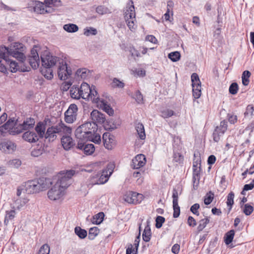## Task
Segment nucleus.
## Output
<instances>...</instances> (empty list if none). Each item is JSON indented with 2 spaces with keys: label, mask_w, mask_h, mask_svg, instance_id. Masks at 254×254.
Here are the masks:
<instances>
[{
  "label": "nucleus",
  "mask_w": 254,
  "mask_h": 254,
  "mask_svg": "<svg viewBox=\"0 0 254 254\" xmlns=\"http://www.w3.org/2000/svg\"><path fill=\"white\" fill-rule=\"evenodd\" d=\"M184 157L178 152H175L173 155V160L177 163H182L183 161Z\"/></svg>",
  "instance_id": "58"
},
{
  "label": "nucleus",
  "mask_w": 254,
  "mask_h": 254,
  "mask_svg": "<svg viewBox=\"0 0 254 254\" xmlns=\"http://www.w3.org/2000/svg\"><path fill=\"white\" fill-rule=\"evenodd\" d=\"M29 199L25 197L17 199L15 201V205L17 209H20L26 205Z\"/></svg>",
  "instance_id": "38"
},
{
  "label": "nucleus",
  "mask_w": 254,
  "mask_h": 254,
  "mask_svg": "<svg viewBox=\"0 0 254 254\" xmlns=\"http://www.w3.org/2000/svg\"><path fill=\"white\" fill-rule=\"evenodd\" d=\"M61 143L64 148L66 150L70 149L75 145L73 139L69 135H63L61 138Z\"/></svg>",
  "instance_id": "24"
},
{
  "label": "nucleus",
  "mask_w": 254,
  "mask_h": 254,
  "mask_svg": "<svg viewBox=\"0 0 254 254\" xmlns=\"http://www.w3.org/2000/svg\"><path fill=\"white\" fill-rule=\"evenodd\" d=\"M254 211V207L249 203L244 205L243 209V212L246 215H250Z\"/></svg>",
  "instance_id": "52"
},
{
  "label": "nucleus",
  "mask_w": 254,
  "mask_h": 254,
  "mask_svg": "<svg viewBox=\"0 0 254 254\" xmlns=\"http://www.w3.org/2000/svg\"><path fill=\"white\" fill-rule=\"evenodd\" d=\"M112 87L114 88H123L125 86V83L117 78H114L111 83Z\"/></svg>",
  "instance_id": "49"
},
{
  "label": "nucleus",
  "mask_w": 254,
  "mask_h": 254,
  "mask_svg": "<svg viewBox=\"0 0 254 254\" xmlns=\"http://www.w3.org/2000/svg\"><path fill=\"white\" fill-rule=\"evenodd\" d=\"M174 114V112L170 109H165L161 111V116L163 118H168Z\"/></svg>",
  "instance_id": "53"
},
{
  "label": "nucleus",
  "mask_w": 254,
  "mask_h": 254,
  "mask_svg": "<svg viewBox=\"0 0 254 254\" xmlns=\"http://www.w3.org/2000/svg\"><path fill=\"white\" fill-rule=\"evenodd\" d=\"M135 127L138 137L141 140H144L146 138V134L143 124L137 123L135 124Z\"/></svg>",
  "instance_id": "29"
},
{
  "label": "nucleus",
  "mask_w": 254,
  "mask_h": 254,
  "mask_svg": "<svg viewBox=\"0 0 254 254\" xmlns=\"http://www.w3.org/2000/svg\"><path fill=\"white\" fill-rule=\"evenodd\" d=\"M173 209H174V213L173 217L174 218H177L179 217L180 214V208L178 205V203H173Z\"/></svg>",
  "instance_id": "59"
},
{
  "label": "nucleus",
  "mask_w": 254,
  "mask_h": 254,
  "mask_svg": "<svg viewBox=\"0 0 254 254\" xmlns=\"http://www.w3.org/2000/svg\"><path fill=\"white\" fill-rule=\"evenodd\" d=\"M238 90V85L236 83H233L229 87V92L231 94L235 95L237 94Z\"/></svg>",
  "instance_id": "61"
},
{
  "label": "nucleus",
  "mask_w": 254,
  "mask_h": 254,
  "mask_svg": "<svg viewBox=\"0 0 254 254\" xmlns=\"http://www.w3.org/2000/svg\"><path fill=\"white\" fill-rule=\"evenodd\" d=\"M143 199V195L133 191H128L124 196V199L130 204H137L140 203Z\"/></svg>",
  "instance_id": "13"
},
{
  "label": "nucleus",
  "mask_w": 254,
  "mask_h": 254,
  "mask_svg": "<svg viewBox=\"0 0 254 254\" xmlns=\"http://www.w3.org/2000/svg\"><path fill=\"white\" fill-rule=\"evenodd\" d=\"M51 185L52 182L50 178H41L30 180L25 183V192L28 194L38 193L47 190Z\"/></svg>",
  "instance_id": "2"
},
{
  "label": "nucleus",
  "mask_w": 254,
  "mask_h": 254,
  "mask_svg": "<svg viewBox=\"0 0 254 254\" xmlns=\"http://www.w3.org/2000/svg\"><path fill=\"white\" fill-rule=\"evenodd\" d=\"M84 141L90 140L96 144H99L101 142V136L100 135L95 132L93 134H92L91 136L89 137H86Z\"/></svg>",
  "instance_id": "40"
},
{
  "label": "nucleus",
  "mask_w": 254,
  "mask_h": 254,
  "mask_svg": "<svg viewBox=\"0 0 254 254\" xmlns=\"http://www.w3.org/2000/svg\"><path fill=\"white\" fill-rule=\"evenodd\" d=\"M57 73L59 78L62 80L67 79L72 74L70 67L68 66L67 64L63 59L59 61Z\"/></svg>",
  "instance_id": "6"
},
{
  "label": "nucleus",
  "mask_w": 254,
  "mask_h": 254,
  "mask_svg": "<svg viewBox=\"0 0 254 254\" xmlns=\"http://www.w3.org/2000/svg\"><path fill=\"white\" fill-rule=\"evenodd\" d=\"M90 89V99L95 103H99L101 100L99 98V96L97 90L95 89V87L92 86Z\"/></svg>",
  "instance_id": "32"
},
{
  "label": "nucleus",
  "mask_w": 254,
  "mask_h": 254,
  "mask_svg": "<svg viewBox=\"0 0 254 254\" xmlns=\"http://www.w3.org/2000/svg\"><path fill=\"white\" fill-rule=\"evenodd\" d=\"M57 134L55 127H49L45 133V137L49 139V141H53L57 137Z\"/></svg>",
  "instance_id": "30"
},
{
  "label": "nucleus",
  "mask_w": 254,
  "mask_h": 254,
  "mask_svg": "<svg viewBox=\"0 0 254 254\" xmlns=\"http://www.w3.org/2000/svg\"><path fill=\"white\" fill-rule=\"evenodd\" d=\"M11 57H8L7 61L1 59V61L0 63L2 62H5V64L9 65L10 71L12 72H15L17 70L23 72L28 71L27 67L25 66L24 63L25 60L20 61L19 59H17L18 61V62L17 63L11 59Z\"/></svg>",
  "instance_id": "9"
},
{
  "label": "nucleus",
  "mask_w": 254,
  "mask_h": 254,
  "mask_svg": "<svg viewBox=\"0 0 254 254\" xmlns=\"http://www.w3.org/2000/svg\"><path fill=\"white\" fill-rule=\"evenodd\" d=\"M35 120L33 118H27L24 121L22 124L18 125L19 129H17L15 131V132L16 133H19L21 132L23 130H26L33 128L35 125Z\"/></svg>",
  "instance_id": "20"
},
{
  "label": "nucleus",
  "mask_w": 254,
  "mask_h": 254,
  "mask_svg": "<svg viewBox=\"0 0 254 254\" xmlns=\"http://www.w3.org/2000/svg\"><path fill=\"white\" fill-rule=\"evenodd\" d=\"M165 222V218L161 216H158L156 218V227L160 228L162 227L163 223Z\"/></svg>",
  "instance_id": "60"
},
{
  "label": "nucleus",
  "mask_w": 254,
  "mask_h": 254,
  "mask_svg": "<svg viewBox=\"0 0 254 254\" xmlns=\"http://www.w3.org/2000/svg\"><path fill=\"white\" fill-rule=\"evenodd\" d=\"M42 65L54 67L61 60L59 58L50 54L49 52L45 50L40 56Z\"/></svg>",
  "instance_id": "7"
},
{
  "label": "nucleus",
  "mask_w": 254,
  "mask_h": 254,
  "mask_svg": "<svg viewBox=\"0 0 254 254\" xmlns=\"http://www.w3.org/2000/svg\"><path fill=\"white\" fill-rule=\"evenodd\" d=\"M213 195L214 194L213 193H211L210 194H207L204 199V203L205 204L208 205L211 203L213 199Z\"/></svg>",
  "instance_id": "63"
},
{
  "label": "nucleus",
  "mask_w": 254,
  "mask_h": 254,
  "mask_svg": "<svg viewBox=\"0 0 254 254\" xmlns=\"http://www.w3.org/2000/svg\"><path fill=\"white\" fill-rule=\"evenodd\" d=\"M77 148L80 150H83L86 155L92 154L94 150L95 147L92 144H85L84 140L78 139Z\"/></svg>",
  "instance_id": "15"
},
{
  "label": "nucleus",
  "mask_w": 254,
  "mask_h": 254,
  "mask_svg": "<svg viewBox=\"0 0 254 254\" xmlns=\"http://www.w3.org/2000/svg\"><path fill=\"white\" fill-rule=\"evenodd\" d=\"M129 51L131 56L134 58L139 57L140 56L139 52L134 47H130Z\"/></svg>",
  "instance_id": "64"
},
{
  "label": "nucleus",
  "mask_w": 254,
  "mask_h": 254,
  "mask_svg": "<svg viewBox=\"0 0 254 254\" xmlns=\"http://www.w3.org/2000/svg\"><path fill=\"white\" fill-rule=\"evenodd\" d=\"M145 156L143 154L137 155L132 160V167L133 169H139L146 163Z\"/></svg>",
  "instance_id": "19"
},
{
  "label": "nucleus",
  "mask_w": 254,
  "mask_h": 254,
  "mask_svg": "<svg viewBox=\"0 0 254 254\" xmlns=\"http://www.w3.org/2000/svg\"><path fill=\"white\" fill-rule=\"evenodd\" d=\"M90 118L93 123L102 124L106 121L105 116L97 110H93L90 113Z\"/></svg>",
  "instance_id": "16"
},
{
  "label": "nucleus",
  "mask_w": 254,
  "mask_h": 254,
  "mask_svg": "<svg viewBox=\"0 0 254 254\" xmlns=\"http://www.w3.org/2000/svg\"><path fill=\"white\" fill-rule=\"evenodd\" d=\"M34 10L35 12L40 14H45L46 13H50L52 10H50L48 6L45 3H43L40 1L36 2L34 6Z\"/></svg>",
  "instance_id": "23"
},
{
  "label": "nucleus",
  "mask_w": 254,
  "mask_h": 254,
  "mask_svg": "<svg viewBox=\"0 0 254 254\" xmlns=\"http://www.w3.org/2000/svg\"><path fill=\"white\" fill-rule=\"evenodd\" d=\"M151 237V229L149 225L148 224L144 228V231L142 234V238L145 242H148L150 240Z\"/></svg>",
  "instance_id": "34"
},
{
  "label": "nucleus",
  "mask_w": 254,
  "mask_h": 254,
  "mask_svg": "<svg viewBox=\"0 0 254 254\" xmlns=\"http://www.w3.org/2000/svg\"><path fill=\"white\" fill-rule=\"evenodd\" d=\"M97 125L92 122H86L78 127L75 131V135L77 139L85 140L86 137L91 136L96 132Z\"/></svg>",
  "instance_id": "4"
},
{
  "label": "nucleus",
  "mask_w": 254,
  "mask_h": 254,
  "mask_svg": "<svg viewBox=\"0 0 254 254\" xmlns=\"http://www.w3.org/2000/svg\"><path fill=\"white\" fill-rule=\"evenodd\" d=\"M104 213L103 212H99L95 215L92 220L93 224H100L103 220L104 217Z\"/></svg>",
  "instance_id": "39"
},
{
  "label": "nucleus",
  "mask_w": 254,
  "mask_h": 254,
  "mask_svg": "<svg viewBox=\"0 0 254 254\" xmlns=\"http://www.w3.org/2000/svg\"><path fill=\"white\" fill-rule=\"evenodd\" d=\"M134 98L138 104L143 103V95L141 94L139 91L137 90L135 92L134 95Z\"/></svg>",
  "instance_id": "57"
},
{
  "label": "nucleus",
  "mask_w": 254,
  "mask_h": 254,
  "mask_svg": "<svg viewBox=\"0 0 254 254\" xmlns=\"http://www.w3.org/2000/svg\"><path fill=\"white\" fill-rule=\"evenodd\" d=\"M53 67L42 66L41 68L42 74L47 79H51L54 77Z\"/></svg>",
  "instance_id": "27"
},
{
  "label": "nucleus",
  "mask_w": 254,
  "mask_h": 254,
  "mask_svg": "<svg viewBox=\"0 0 254 254\" xmlns=\"http://www.w3.org/2000/svg\"><path fill=\"white\" fill-rule=\"evenodd\" d=\"M91 87L86 83L81 84L82 98L84 99H90V93H91Z\"/></svg>",
  "instance_id": "28"
},
{
  "label": "nucleus",
  "mask_w": 254,
  "mask_h": 254,
  "mask_svg": "<svg viewBox=\"0 0 254 254\" xmlns=\"http://www.w3.org/2000/svg\"><path fill=\"white\" fill-rule=\"evenodd\" d=\"M74 174L73 170L61 171L51 180L52 184H55L65 190L71 184Z\"/></svg>",
  "instance_id": "3"
},
{
  "label": "nucleus",
  "mask_w": 254,
  "mask_h": 254,
  "mask_svg": "<svg viewBox=\"0 0 254 254\" xmlns=\"http://www.w3.org/2000/svg\"><path fill=\"white\" fill-rule=\"evenodd\" d=\"M78 92L77 89H76V86H73L70 90L71 97L75 99H79V95L78 94Z\"/></svg>",
  "instance_id": "54"
},
{
  "label": "nucleus",
  "mask_w": 254,
  "mask_h": 254,
  "mask_svg": "<svg viewBox=\"0 0 254 254\" xmlns=\"http://www.w3.org/2000/svg\"><path fill=\"white\" fill-rule=\"evenodd\" d=\"M50 247L48 244L43 245L40 249L38 254H49Z\"/></svg>",
  "instance_id": "55"
},
{
  "label": "nucleus",
  "mask_w": 254,
  "mask_h": 254,
  "mask_svg": "<svg viewBox=\"0 0 254 254\" xmlns=\"http://www.w3.org/2000/svg\"><path fill=\"white\" fill-rule=\"evenodd\" d=\"M44 150L41 146H38L36 149L31 151V155L34 157H38L43 154Z\"/></svg>",
  "instance_id": "56"
},
{
  "label": "nucleus",
  "mask_w": 254,
  "mask_h": 254,
  "mask_svg": "<svg viewBox=\"0 0 254 254\" xmlns=\"http://www.w3.org/2000/svg\"><path fill=\"white\" fill-rule=\"evenodd\" d=\"M97 33V30L93 27H89L84 29V34L86 36L95 35Z\"/></svg>",
  "instance_id": "51"
},
{
  "label": "nucleus",
  "mask_w": 254,
  "mask_h": 254,
  "mask_svg": "<svg viewBox=\"0 0 254 254\" xmlns=\"http://www.w3.org/2000/svg\"><path fill=\"white\" fill-rule=\"evenodd\" d=\"M5 129L11 132L16 133L15 131L19 129L18 125H17L14 119L9 120L3 126Z\"/></svg>",
  "instance_id": "26"
},
{
  "label": "nucleus",
  "mask_w": 254,
  "mask_h": 254,
  "mask_svg": "<svg viewBox=\"0 0 254 254\" xmlns=\"http://www.w3.org/2000/svg\"><path fill=\"white\" fill-rule=\"evenodd\" d=\"M16 145L10 140H4L0 143V150L5 153H12L16 149Z\"/></svg>",
  "instance_id": "17"
},
{
  "label": "nucleus",
  "mask_w": 254,
  "mask_h": 254,
  "mask_svg": "<svg viewBox=\"0 0 254 254\" xmlns=\"http://www.w3.org/2000/svg\"><path fill=\"white\" fill-rule=\"evenodd\" d=\"M251 72L248 70H245L243 72L242 76V83L244 85L247 86L249 84L251 76Z\"/></svg>",
  "instance_id": "43"
},
{
  "label": "nucleus",
  "mask_w": 254,
  "mask_h": 254,
  "mask_svg": "<svg viewBox=\"0 0 254 254\" xmlns=\"http://www.w3.org/2000/svg\"><path fill=\"white\" fill-rule=\"evenodd\" d=\"M119 124H117L113 120L108 121L105 125V128L106 130H112L117 128L119 127Z\"/></svg>",
  "instance_id": "35"
},
{
  "label": "nucleus",
  "mask_w": 254,
  "mask_h": 254,
  "mask_svg": "<svg viewBox=\"0 0 254 254\" xmlns=\"http://www.w3.org/2000/svg\"><path fill=\"white\" fill-rule=\"evenodd\" d=\"M131 4L128 3L125 13V19L128 28L131 31H134L136 28L135 24L136 22L135 12L133 2L130 1Z\"/></svg>",
  "instance_id": "5"
},
{
  "label": "nucleus",
  "mask_w": 254,
  "mask_h": 254,
  "mask_svg": "<svg viewBox=\"0 0 254 254\" xmlns=\"http://www.w3.org/2000/svg\"><path fill=\"white\" fill-rule=\"evenodd\" d=\"M6 215L4 218V223L7 224L9 220H11L14 219L15 214V211L14 210H10L9 211H6Z\"/></svg>",
  "instance_id": "50"
},
{
  "label": "nucleus",
  "mask_w": 254,
  "mask_h": 254,
  "mask_svg": "<svg viewBox=\"0 0 254 254\" xmlns=\"http://www.w3.org/2000/svg\"><path fill=\"white\" fill-rule=\"evenodd\" d=\"M114 170V166L113 164H109L107 168L103 170L101 175L100 176L99 182L100 184H104L106 183L109 177L112 174Z\"/></svg>",
  "instance_id": "18"
},
{
  "label": "nucleus",
  "mask_w": 254,
  "mask_h": 254,
  "mask_svg": "<svg viewBox=\"0 0 254 254\" xmlns=\"http://www.w3.org/2000/svg\"><path fill=\"white\" fill-rule=\"evenodd\" d=\"M99 233V230L97 227L91 228L89 231L88 239L92 240L98 235Z\"/></svg>",
  "instance_id": "42"
},
{
  "label": "nucleus",
  "mask_w": 254,
  "mask_h": 254,
  "mask_svg": "<svg viewBox=\"0 0 254 254\" xmlns=\"http://www.w3.org/2000/svg\"><path fill=\"white\" fill-rule=\"evenodd\" d=\"M102 138L105 147L109 150L112 149L115 144L113 136L106 132L103 134Z\"/></svg>",
  "instance_id": "22"
},
{
  "label": "nucleus",
  "mask_w": 254,
  "mask_h": 254,
  "mask_svg": "<svg viewBox=\"0 0 254 254\" xmlns=\"http://www.w3.org/2000/svg\"><path fill=\"white\" fill-rule=\"evenodd\" d=\"M210 220L208 217H206L204 219H202L199 221V224L197 227V230L198 231H201L209 223Z\"/></svg>",
  "instance_id": "46"
},
{
  "label": "nucleus",
  "mask_w": 254,
  "mask_h": 254,
  "mask_svg": "<svg viewBox=\"0 0 254 254\" xmlns=\"http://www.w3.org/2000/svg\"><path fill=\"white\" fill-rule=\"evenodd\" d=\"M235 235L234 230H231L225 234L224 236V241L226 245L230 244L233 241Z\"/></svg>",
  "instance_id": "37"
},
{
  "label": "nucleus",
  "mask_w": 254,
  "mask_h": 254,
  "mask_svg": "<svg viewBox=\"0 0 254 254\" xmlns=\"http://www.w3.org/2000/svg\"><path fill=\"white\" fill-rule=\"evenodd\" d=\"M48 191V198L52 200H57L61 199L64 194V190L55 184Z\"/></svg>",
  "instance_id": "12"
},
{
  "label": "nucleus",
  "mask_w": 254,
  "mask_h": 254,
  "mask_svg": "<svg viewBox=\"0 0 254 254\" xmlns=\"http://www.w3.org/2000/svg\"><path fill=\"white\" fill-rule=\"evenodd\" d=\"M234 193L232 191H231L227 196L226 203L227 206L229 207V210L232 209L234 204Z\"/></svg>",
  "instance_id": "47"
},
{
  "label": "nucleus",
  "mask_w": 254,
  "mask_h": 254,
  "mask_svg": "<svg viewBox=\"0 0 254 254\" xmlns=\"http://www.w3.org/2000/svg\"><path fill=\"white\" fill-rule=\"evenodd\" d=\"M64 29L70 33L75 32L78 31V26L74 24H67L64 26Z\"/></svg>",
  "instance_id": "41"
},
{
  "label": "nucleus",
  "mask_w": 254,
  "mask_h": 254,
  "mask_svg": "<svg viewBox=\"0 0 254 254\" xmlns=\"http://www.w3.org/2000/svg\"><path fill=\"white\" fill-rule=\"evenodd\" d=\"M22 138L25 141L30 143L35 142L39 140V136L34 131H26L23 134Z\"/></svg>",
  "instance_id": "25"
},
{
  "label": "nucleus",
  "mask_w": 254,
  "mask_h": 254,
  "mask_svg": "<svg viewBox=\"0 0 254 254\" xmlns=\"http://www.w3.org/2000/svg\"><path fill=\"white\" fill-rule=\"evenodd\" d=\"M78 108L76 104H71L64 113V121L68 124L73 123L76 121L77 116Z\"/></svg>",
  "instance_id": "11"
},
{
  "label": "nucleus",
  "mask_w": 254,
  "mask_h": 254,
  "mask_svg": "<svg viewBox=\"0 0 254 254\" xmlns=\"http://www.w3.org/2000/svg\"><path fill=\"white\" fill-rule=\"evenodd\" d=\"M89 71L85 68H79L77 70L75 73V76L78 78L85 79L89 75Z\"/></svg>",
  "instance_id": "33"
},
{
  "label": "nucleus",
  "mask_w": 254,
  "mask_h": 254,
  "mask_svg": "<svg viewBox=\"0 0 254 254\" xmlns=\"http://www.w3.org/2000/svg\"><path fill=\"white\" fill-rule=\"evenodd\" d=\"M75 233L80 238L84 239L87 236V232L85 230L79 227H76L74 229Z\"/></svg>",
  "instance_id": "44"
},
{
  "label": "nucleus",
  "mask_w": 254,
  "mask_h": 254,
  "mask_svg": "<svg viewBox=\"0 0 254 254\" xmlns=\"http://www.w3.org/2000/svg\"><path fill=\"white\" fill-rule=\"evenodd\" d=\"M45 3L49 7L50 10H52V7H59L62 5L60 0H45Z\"/></svg>",
  "instance_id": "36"
},
{
  "label": "nucleus",
  "mask_w": 254,
  "mask_h": 254,
  "mask_svg": "<svg viewBox=\"0 0 254 254\" xmlns=\"http://www.w3.org/2000/svg\"><path fill=\"white\" fill-rule=\"evenodd\" d=\"M191 80L192 86V95L194 98L193 103L194 104L196 102L198 104V101L196 100V99L199 98L201 94V82L198 75L196 73L192 74Z\"/></svg>",
  "instance_id": "8"
},
{
  "label": "nucleus",
  "mask_w": 254,
  "mask_h": 254,
  "mask_svg": "<svg viewBox=\"0 0 254 254\" xmlns=\"http://www.w3.org/2000/svg\"><path fill=\"white\" fill-rule=\"evenodd\" d=\"M57 134L61 135L65 134V135L70 134L72 131V129L70 127L66 126L62 122L57 124L55 126Z\"/></svg>",
  "instance_id": "21"
},
{
  "label": "nucleus",
  "mask_w": 254,
  "mask_h": 254,
  "mask_svg": "<svg viewBox=\"0 0 254 254\" xmlns=\"http://www.w3.org/2000/svg\"><path fill=\"white\" fill-rule=\"evenodd\" d=\"M35 130L40 137L44 136L45 132V127L43 124L38 123L35 127Z\"/></svg>",
  "instance_id": "45"
},
{
  "label": "nucleus",
  "mask_w": 254,
  "mask_h": 254,
  "mask_svg": "<svg viewBox=\"0 0 254 254\" xmlns=\"http://www.w3.org/2000/svg\"><path fill=\"white\" fill-rule=\"evenodd\" d=\"M43 54L41 48L37 46H34L31 49L30 55L29 56V63L33 68L36 69L39 67L40 64L39 54Z\"/></svg>",
  "instance_id": "10"
},
{
  "label": "nucleus",
  "mask_w": 254,
  "mask_h": 254,
  "mask_svg": "<svg viewBox=\"0 0 254 254\" xmlns=\"http://www.w3.org/2000/svg\"><path fill=\"white\" fill-rule=\"evenodd\" d=\"M100 106V108L102 109L105 112H106L109 115L112 116L114 114V110L111 107V106L107 104L103 100H101L99 103H98Z\"/></svg>",
  "instance_id": "31"
},
{
  "label": "nucleus",
  "mask_w": 254,
  "mask_h": 254,
  "mask_svg": "<svg viewBox=\"0 0 254 254\" xmlns=\"http://www.w3.org/2000/svg\"><path fill=\"white\" fill-rule=\"evenodd\" d=\"M199 207L200 206L199 204L195 203L191 206L190 210L191 212L193 213L194 214L198 216L199 214L198 210L199 208Z\"/></svg>",
  "instance_id": "62"
},
{
  "label": "nucleus",
  "mask_w": 254,
  "mask_h": 254,
  "mask_svg": "<svg viewBox=\"0 0 254 254\" xmlns=\"http://www.w3.org/2000/svg\"><path fill=\"white\" fill-rule=\"evenodd\" d=\"M168 58L173 62H176L178 61L181 58V54L178 51L171 52L168 55Z\"/></svg>",
  "instance_id": "48"
},
{
  "label": "nucleus",
  "mask_w": 254,
  "mask_h": 254,
  "mask_svg": "<svg viewBox=\"0 0 254 254\" xmlns=\"http://www.w3.org/2000/svg\"><path fill=\"white\" fill-rule=\"evenodd\" d=\"M25 47L22 43H14L10 48L5 46H0V58L7 61L8 57L15 58L20 61L25 60L23 54Z\"/></svg>",
  "instance_id": "1"
},
{
  "label": "nucleus",
  "mask_w": 254,
  "mask_h": 254,
  "mask_svg": "<svg viewBox=\"0 0 254 254\" xmlns=\"http://www.w3.org/2000/svg\"><path fill=\"white\" fill-rule=\"evenodd\" d=\"M227 129V122L224 120L221 122L220 125L217 126L213 132V140L218 142L220 141L221 137L224 134Z\"/></svg>",
  "instance_id": "14"
}]
</instances>
